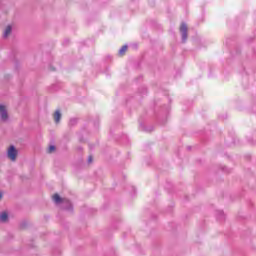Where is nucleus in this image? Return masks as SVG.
<instances>
[{"label": "nucleus", "instance_id": "11", "mask_svg": "<svg viewBox=\"0 0 256 256\" xmlns=\"http://www.w3.org/2000/svg\"><path fill=\"white\" fill-rule=\"evenodd\" d=\"M88 163H93V157H88Z\"/></svg>", "mask_w": 256, "mask_h": 256}, {"label": "nucleus", "instance_id": "6", "mask_svg": "<svg viewBox=\"0 0 256 256\" xmlns=\"http://www.w3.org/2000/svg\"><path fill=\"white\" fill-rule=\"evenodd\" d=\"M8 219H9V215L7 214V212L0 213L1 223H7Z\"/></svg>", "mask_w": 256, "mask_h": 256}, {"label": "nucleus", "instance_id": "1", "mask_svg": "<svg viewBox=\"0 0 256 256\" xmlns=\"http://www.w3.org/2000/svg\"><path fill=\"white\" fill-rule=\"evenodd\" d=\"M52 199L54 203H56V205H62V207L64 209H67L68 211H71V209H73V205L71 204V201H69L66 198H61L59 194H54Z\"/></svg>", "mask_w": 256, "mask_h": 256}, {"label": "nucleus", "instance_id": "5", "mask_svg": "<svg viewBox=\"0 0 256 256\" xmlns=\"http://www.w3.org/2000/svg\"><path fill=\"white\" fill-rule=\"evenodd\" d=\"M11 31H13V27L11 25H8L3 33V37L4 39H7V37H9L11 35Z\"/></svg>", "mask_w": 256, "mask_h": 256}, {"label": "nucleus", "instance_id": "2", "mask_svg": "<svg viewBox=\"0 0 256 256\" xmlns=\"http://www.w3.org/2000/svg\"><path fill=\"white\" fill-rule=\"evenodd\" d=\"M18 155H19V151L17 150V148H15L14 145H11L7 148L6 157L9 159V161H12L13 163H15V161H17Z\"/></svg>", "mask_w": 256, "mask_h": 256}, {"label": "nucleus", "instance_id": "4", "mask_svg": "<svg viewBox=\"0 0 256 256\" xmlns=\"http://www.w3.org/2000/svg\"><path fill=\"white\" fill-rule=\"evenodd\" d=\"M180 33L182 35V41L185 43L187 41V24L182 23L180 26Z\"/></svg>", "mask_w": 256, "mask_h": 256}, {"label": "nucleus", "instance_id": "12", "mask_svg": "<svg viewBox=\"0 0 256 256\" xmlns=\"http://www.w3.org/2000/svg\"><path fill=\"white\" fill-rule=\"evenodd\" d=\"M0 199H3V193L0 192Z\"/></svg>", "mask_w": 256, "mask_h": 256}, {"label": "nucleus", "instance_id": "7", "mask_svg": "<svg viewBox=\"0 0 256 256\" xmlns=\"http://www.w3.org/2000/svg\"><path fill=\"white\" fill-rule=\"evenodd\" d=\"M54 121L55 123H59L61 121V112L59 110L54 113Z\"/></svg>", "mask_w": 256, "mask_h": 256}, {"label": "nucleus", "instance_id": "10", "mask_svg": "<svg viewBox=\"0 0 256 256\" xmlns=\"http://www.w3.org/2000/svg\"><path fill=\"white\" fill-rule=\"evenodd\" d=\"M224 214L223 211H218V219H223Z\"/></svg>", "mask_w": 256, "mask_h": 256}, {"label": "nucleus", "instance_id": "3", "mask_svg": "<svg viewBox=\"0 0 256 256\" xmlns=\"http://www.w3.org/2000/svg\"><path fill=\"white\" fill-rule=\"evenodd\" d=\"M0 119L4 123L9 121V112L7 110V106L0 104Z\"/></svg>", "mask_w": 256, "mask_h": 256}, {"label": "nucleus", "instance_id": "8", "mask_svg": "<svg viewBox=\"0 0 256 256\" xmlns=\"http://www.w3.org/2000/svg\"><path fill=\"white\" fill-rule=\"evenodd\" d=\"M127 53V45H124L119 50V55H125Z\"/></svg>", "mask_w": 256, "mask_h": 256}, {"label": "nucleus", "instance_id": "9", "mask_svg": "<svg viewBox=\"0 0 256 256\" xmlns=\"http://www.w3.org/2000/svg\"><path fill=\"white\" fill-rule=\"evenodd\" d=\"M55 151V146L51 145L48 147V153H53Z\"/></svg>", "mask_w": 256, "mask_h": 256}]
</instances>
